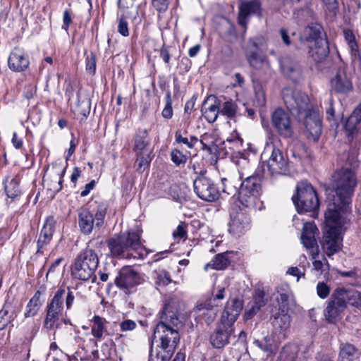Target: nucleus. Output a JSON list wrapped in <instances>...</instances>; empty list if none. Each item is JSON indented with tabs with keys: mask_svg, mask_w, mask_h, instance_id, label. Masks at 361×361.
<instances>
[{
	"mask_svg": "<svg viewBox=\"0 0 361 361\" xmlns=\"http://www.w3.org/2000/svg\"><path fill=\"white\" fill-rule=\"evenodd\" d=\"M355 173L348 168H341L331 176L327 193V221L341 224L343 214L350 212L352 197L357 186Z\"/></svg>",
	"mask_w": 361,
	"mask_h": 361,
	"instance_id": "f257e3e1",
	"label": "nucleus"
},
{
	"mask_svg": "<svg viewBox=\"0 0 361 361\" xmlns=\"http://www.w3.org/2000/svg\"><path fill=\"white\" fill-rule=\"evenodd\" d=\"M159 315L160 321L154 329L152 342L159 341V347L174 353L180 341L178 327L182 326L176 302L171 300L166 302Z\"/></svg>",
	"mask_w": 361,
	"mask_h": 361,
	"instance_id": "f03ea898",
	"label": "nucleus"
},
{
	"mask_svg": "<svg viewBox=\"0 0 361 361\" xmlns=\"http://www.w3.org/2000/svg\"><path fill=\"white\" fill-rule=\"evenodd\" d=\"M348 305L361 310V293L354 288H336L326 302L324 310L326 320L329 323L336 324L342 318Z\"/></svg>",
	"mask_w": 361,
	"mask_h": 361,
	"instance_id": "7ed1b4c3",
	"label": "nucleus"
},
{
	"mask_svg": "<svg viewBox=\"0 0 361 361\" xmlns=\"http://www.w3.org/2000/svg\"><path fill=\"white\" fill-rule=\"evenodd\" d=\"M107 246L112 257L121 259H143L147 253L140 242V234L129 231L110 238Z\"/></svg>",
	"mask_w": 361,
	"mask_h": 361,
	"instance_id": "20e7f679",
	"label": "nucleus"
},
{
	"mask_svg": "<svg viewBox=\"0 0 361 361\" xmlns=\"http://www.w3.org/2000/svg\"><path fill=\"white\" fill-rule=\"evenodd\" d=\"M99 264V257L94 250L86 247L75 257L71 267V274L77 279L87 281L95 279L94 272Z\"/></svg>",
	"mask_w": 361,
	"mask_h": 361,
	"instance_id": "39448f33",
	"label": "nucleus"
},
{
	"mask_svg": "<svg viewBox=\"0 0 361 361\" xmlns=\"http://www.w3.org/2000/svg\"><path fill=\"white\" fill-rule=\"evenodd\" d=\"M305 40L310 43L309 54L316 62H321L328 56V41L324 37L323 28L318 23H311L304 30Z\"/></svg>",
	"mask_w": 361,
	"mask_h": 361,
	"instance_id": "423d86ee",
	"label": "nucleus"
},
{
	"mask_svg": "<svg viewBox=\"0 0 361 361\" xmlns=\"http://www.w3.org/2000/svg\"><path fill=\"white\" fill-rule=\"evenodd\" d=\"M292 200L299 214L314 212L319 207L317 193L307 180L298 183Z\"/></svg>",
	"mask_w": 361,
	"mask_h": 361,
	"instance_id": "0eeeda50",
	"label": "nucleus"
},
{
	"mask_svg": "<svg viewBox=\"0 0 361 361\" xmlns=\"http://www.w3.org/2000/svg\"><path fill=\"white\" fill-rule=\"evenodd\" d=\"M262 194V178L252 174L242 180L238 187V201L247 209H255Z\"/></svg>",
	"mask_w": 361,
	"mask_h": 361,
	"instance_id": "6e6552de",
	"label": "nucleus"
},
{
	"mask_svg": "<svg viewBox=\"0 0 361 361\" xmlns=\"http://www.w3.org/2000/svg\"><path fill=\"white\" fill-rule=\"evenodd\" d=\"M283 99L288 111L299 118L310 109H308V96L298 90L286 88L283 90Z\"/></svg>",
	"mask_w": 361,
	"mask_h": 361,
	"instance_id": "1a4fd4ad",
	"label": "nucleus"
},
{
	"mask_svg": "<svg viewBox=\"0 0 361 361\" xmlns=\"http://www.w3.org/2000/svg\"><path fill=\"white\" fill-rule=\"evenodd\" d=\"M207 171H201L193 180L195 194L207 202H214L219 197V190L214 182L205 176Z\"/></svg>",
	"mask_w": 361,
	"mask_h": 361,
	"instance_id": "9d476101",
	"label": "nucleus"
},
{
	"mask_svg": "<svg viewBox=\"0 0 361 361\" xmlns=\"http://www.w3.org/2000/svg\"><path fill=\"white\" fill-rule=\"evenodd\" d=\"M233 325V324H231L229 322L221 318L209 336L210 344L214 348H224L230 343L231 338L235 337Z\"/></svg>",
	"mask_w": 361,
	"mask_h": 361,
	"instance_id": "9b49d317",
	"label": "nucleus"
},
{
	"mask_svg": "<svg viewBox=\"0 0 361 361\" xmlns=\"http://www.w3.org/2000/svg\"><path fill=\"white\" fill-rule=\"evenodd\" d=\"M271 120L273 127L281 137L287 139L293 136L294 130L288 111L282 108H277L272 112Z\"/></svg>",
	"mask_w": 361,
	"mask_h": 361,
	"instance_id": "f8f14e48",
	"label": "nucleus"
},
{
	"mask_svg": "<svg viewBox=\"0 0 361 361\" xmlns=\"http://www.w3.org/2000/svg\"><path fill=\"white\" fill-rule=\"evenodd\" d=\"M326 221L327 220L326 219ZM326 222L329 224H334V226H331L329 227L324 236V242L323 247L324 249L326 250V255L330 257L338 252L341 248L343 238L340 232V229L337 228V226L341 225V224L343 222V216L341 217V224H336L331 221Z\"/></svg>",
	"mask_w": 361,
	"mask_h": 361,
	"instance_id": "ddd939ff",
	"label": "nucleus"
},
{
	"mask_svg": "<svg viewBox=\"0 0 361 361\" xmlns=\"http://www.w3.org/2000/svg\"><path fill=\"white\" fill-rule=\"evenodd\" d=\"M250 228V217L246 211H239L231 214L229 233L235 238H239L245 234Z\"/></svg>",
	"mask_w": 361,
	"mask_h": 361,
	"instance_id": "4468645a",
	"label": "nucleus"
},
{
	"mask_svg": "<svg viewBox=\"0 0 361 361\" xmlns=\"http://www.w3.org/2000/svg\"><path fill=\"white\" fill-rule=\"evenodd\" d=\"M238 8V24L245 29L249 22L250 16L256 15L259 18L262 16V6L259 0L240 1Z\"/></svg>",
	"mask_w": 361,
	"mask_h": 361,
	"instance_id": "2eb2a0df",
	"label": "nucleus"
},
{
	"mask_svg": "<svg viewBox=\"0 0 361 361\" xmlns=\"http://www.w3.org/2000/svg\"><path fill=\"white\" fill-rule=\"evenodd\" d=\"M140 277L137 271L130 267L121 268L114 279L115 284L124 290H128L139 283Z\"/></svg>",
	"mask_w": 361,
	"mask_h": 361,
	"instance_id": "dca6fc26",
	"label": "nucleus"
},
{
	"mask_svg": "<svg viewBox=\"0 0 361 361\" xmlns=\"http://www.w3.org/2000/svg\"><path fill=\"white\" fill-rule=\"evenodd\" d=\"M300 116H304V125L310 135L314 141L318 140L322 130L319 113L314 109H310Z\"/></svg>",
	"mask_w": 361,
	"mask_h": 361,
	"instance_id": "f3484780",
	"label": "nucleus"
},
{
	"mask_svg": "<svg viewBox=\"0 0 361 361\" xmlns=\"http://www.w3.org/2000/svg\"><path fill=\"white\" fill-rule=\"evenodd\" d=\"M8 65L14 72H23L30 65L28 56L23 49L15 47L8 56Z\"/></svg>",
	"mask_w": 361,
	"mask_h": 361,
	"instance_id": "a211bd4d",
	"label": "nucleus"
},
{
	"mask_svg": "<svg viewBox=\"0 0 361 361\" xmlns=\"http://www.w3.org/2000/svg\"><path fill=\"white\" fill-rule=\"evenodd\" d=\"M267 167L271 175L286 174L288 171V162L279 149L273 147L271 154L268 160Z\"/></svg>",
	"mask_w": 361,
	"mask_h": 361,
	"instance_id": "6ab92c4d",
	"label": "nucleus"
},
{
	"mask_svg": "<svg viewBox=\"0 0 361 361\" xmlns=\"http://www.w3.org/2000/svg\"><path fill=\"white\" fill-rule=\"evenodd\" d=\"M270 319L274 328V334L279 335L277 339H285L286 338V331L290 325V316L287 312L279 311Z\"/></svg>",
	"mask_w": 361,
	"mask_h": 361,
	"instance_id": "aec40b11",
	"label": "nucleus"
},
{
	"mask_svg": "<svg viewBox=\"0 0 361 361\" xmlns=\"http://www.w3.org/2000/svg\"><path fill=\"white\" fill-rule=\"evenodd\" d=\"M66 169V167H62L59 164H53L51 177L46 178V175L44 176L43 181L47 184L48 190H51L54 194L59 192L63 188V178Z\"/></svg>",
	"mask_w": 361,
	"mask_h": 361,
	"instance_id": "412c9836",
	"label": "nucleus"
},
{
	"mask_svg": "<svg viewBox=\"0 0 361 361\" xmlns=\"http://www.w3.org/2000/svg\"><path fill=\"white\" fill-rule=\"evenodd\" d=\"M276 300L280 312H288L295 304L293 294L288 285H281L276 288Z\"/></svg>",
	"mask_w": 361,
	"mask_h": 361,
	"instance_id": "4be33fe9",
	"label": "nucleus"
},
{
	"mask_svg": "<svg viewBox=\"0 0 361 361\" xmlns=\"http://www.w3.org/2000/svg\"><path fill=\"white\" fill-rule=\"evenodd\" d=\"M253 345L264 353L262 360H267L269 357L276 354L279 347V340L271 335L264 336L262 340L255 339Z\"/></svg>",
	"mask_w": 361,
	"mask_h": 361,
	"instance_id": "5701e85b",
	"label": "nucleus"
},
{
	"mask_svg": "<svg viewBox=\"0 0 361 361\" xmlns=\"http://www.w3.org/2000/svg\"><path fill=\"white\" fill-rule=\"evenodd\" d=\"M193 314L197 323L209 325L214 322L216 311L210 303L204 302L197 305L193 310Z\"/></svg>",
	"mask_w": 361,
	"mask_h": 361,
	"instance_id": "b1692460",
	"label": "nucleus"
},
{
	"mask_svg": "<svg viewBox=\"0 0 361 361\" xmlns=\"http://www.w3.org/2000/svg\"><path fill=\"white\" fill-rule=\"evenodd\" d=\"M78 227L83 235H90L94 229H97L95 228L94 215L87 208H80L78 210Z\"/></svg>",
	"mask_w": 361,
	"mask_h": 361,
	"instance_id": "393cba45",
	"label": "nucleus"
},
{
	"mask_svg": "<svg viewBox=\"0 0 361 361\" xmlns=\"http://www.w3.org/2000/svg\"><path fill=\"white\" fill-rule=\"evenodd\" d=\"M220 100L214 95H209L204 101L202 111L204 117L209 123H214L221 114Z\"/></svg>",
	"mask_w": 361,
	"mask_h": 361,
	"instance_id": "a878e982",
	"label": "nucleus"
},
{
	"mask_svg": "<svg viewBox=\"0 0 361 361\" xmlns=\"http://www.w3.org/2000/svg\"><path fill=\"white\" fill-rule=\"evenodd\" d=\"M55 220L53 216H48L42 228L37 245V253H42V249L48 245L52 239L54 232Z\"/></svg>",
	"mask_w": 361,
	"mask_h": 361,
	"instance_id": "bb28decb",
	"label": "nucleus"
},
{
	"mask_svg": "<svg viewBox=\"0 0 361 361\" xmlns=\"http://www.w3.org/2000/svg\"><path fill=\"white\" fill-rule=\"evenodd\" d=\"M331 90L338 94H346L353 90V84L343 72L338 73L331 80Z\"/></svg>",
	"mask_w": 361,
	"mask_h": 361,
	"instance_id": "cd10ccee",
	"label": "nucleus"
},
{
	"mask_svg": "<svg viewBox=\"0 0 361 361\" xmlns=\"http://www.w3.org/2000/svg\"><path fill=\"white\" fill-rule=\"evenodd\" d=\"M242 309L243 303L240 300L231 299L227 302L221 318L234 324Z\"/></svg>",
	"mask_w": 361,
	"mask_h": 361,
	"instance_id": "c85d7f7f",
	"label": "nucleus"
},
{
	"mask_svg": "<svg viewBox=\"0 0 361 361\" xmlns=\"http://www.w3.org/2000/svg\"><path fill=\"white\" fill-rule=\"evenodd\" d=\"M319 233L317 226L312 223L304 224L301 235V241L303 245L307 249H312L317 246L315 235Z\"/></svg>",
	"mask_w": 361,
	"mask_h": 361,
	"instance_id": "c756f323",
	"label": "nucleus"
},
{
	"mask_svg": "<svg viewBox=\"0 0 361 361\" xmlns=\"http://www.w3.org/2000/svg\"><path fill=\"white\" fill-rule=\"evenodd\" d=\"M66 295V289L59 288L54 298L47 304V310L51 312H56V314H61L63 309V300Z\"/></svg>",
	"mask_w": 361,
	"mask_h": 361,
	"instance_id": "7c9ffc66",
	"label": "nucleus"
},
{
	"mask_svg": "<svg viewBox=\"0 0 361 361\" xmlns=\"http://www.w3.org/2000/svg\"><path fill=\"white\" fill-rule=\"evenodd\" d=\"M150 139L147 130H139L134 137L133 150L135 153L149 152L147 147Z\"/></svg>",
	"mask_w": 361,
	"mask_h": 361,
	"instance_id": "2f4dec72",
	"label": "nucleus"
},
{
	"mask_svg": "<svg viewBox=\"0 0 361 361\" xmlns=\"http://www.w3.org/2000/svg\"><path fill=\"white\" fill-rule=\"evenodd\" d=\"M293 15L299 20L307 21L314 20L316 17V13L312 8V1H306L302 6L295 8L293 10Z\"/></svg>",
	"mask_w": 361,
	"mask_h": 361,
	"instance_id": "473e14b6",
	"label": "nucleus"
},
{
	"mask_svg": "<svg viewBox=\"0 0 361 361\" xmlns=\"http://www.w3.org/2000/svg\"><path fill=\"white\" fill-rule=\"evenodd\" d=\"M19 179L17 177H7L4 180V190L8 197L16 199L21 195Z\"/></svg>",
	"mask_w": 361,
	"mask_h": 361,
	"instance_id": "72a5a7b5",
	"label": "nucleus"
},
{
	"mask_svg": "<svg viewBox=\"0 0 361 361\" xmlns=\"http://www.w3.org/2000/svg\"><path fill=\"white\" fill-rule=\"evenodd\" d=\"M221 114L226 116L227 118L235 121V118L242 115L236 103L231 99L224 102L220 104Z\"/></svg>",
	"mask_w": 361,
	"mask_h": 361,
	"instance_id": "f704fd0d",
	"label": "nucleus"
},
{
	"mask_svg": "<svg viewBox=\"0 0 361 361\" xmlns=\"http://www.w3.org/2000/svg\"><path fill=\"white\" fill-rule=\"evenodd\" d=\"M154 343L152 342L149 361H169L174 353L157 345L155 350L153 347Z\"/></svg>",
	"mask_w": 361,
	"mask_h": 361,
	"instance_id": "c9c22d12",
	"label": "nucleus"
},
{
	"mask_svg": "<svg viewBox=\"0 0 361 361\" xmlns=\"http://www.w3.org/2000/svg\"><path fill=\"white\" fill-rule=\"evenodd\" d=\"M41 294V291L37 290L31 298L26 306V310L25 312V317H34L37 314L42 305V302H40Z\"/></svg>",
	"mask_w": 361,
	"mask_h": 361,
	"instance_id": "e433bc0d",
	"label": "nucleus"
},
{
	"mask_svg": "<svg viewBox=\"0 0 361 361\" xmlns=\"http://www.w3.org/2000/svg\"><path fill=\"white\" fill-rule=\"evenodd\" d=\"M221 25L224 28L220 31L222 36L230 42L235 41L237 39V34L234 25L227 18H223Z\"/></svg>",
	"mask_w": 361,
	"mask_h": 361,
	"instance_id": "4c0bfd02",
	"label": "nucleus"
},
{
	"mask_svg": "<svg viewBox=\"0 0 361 361\" xmlns=\"http://www.w3.org/2000/svg\"><path fill=\"white\" fill-rule=\"evenodd\" d=\"M109 207V205L106 201L100 202L97 204L94 218L95 219V228L98 230L104 223V219Z\"/></svg>",
	"mask_w": 361,
	"mask_h": 361,
	"instance_id": "58836bf2",
	"label": "nucleus"
},
{
	"mask_svg": "<svg viewBox=\"0 0 361 361\" xmlns=\"http://www.w3.org/2000/svg\"><path fill=\"white\" fill-rule=\"evenodd\" d=\"M228 252H223L216 255L212 262L205 266V269H207V267L209 266H212L213 269L216 270H221L226 268L230 264V260L228 257Z\"/></svg>",
	"mask_w": 361,
	"mask_h": 361,
	"instance_id": "ea45409f",
	"label": "nucleus"
},
{
	"mask_svg": "<svg viewBox=\"0 0 361 361\" xmlns=\"http://www.w3.org/2000/svg\"><path fill=\"white\" fill-rule=\"evenodd\" d=\"M266 302L264 291L260 289L256 290L253 298V305L248 314L250 316L255 314L262 307L265 305Z\"/></svg>",
	"mask_w": 361,
	"mask_h": 361,
	"instance_id": "a19ab883",
	"label": "nucleus"
},
{
	"mask_svg": "<svg viewBox=\"0 0 361 361\" xmlns=\"http://www.w3.org/2000/svg\"><path fill=\"white\" fill-rule=\"evenodd\" d=\"M357 356L358 353L354 345L347 343L341 348L339 357L341 361H353Z\"/></svg>",
	"mask_w": 361,
	"mask_h": 361,
	"instance_id": "79ce46f5",
	"label": "nucleus"
},
{
	"mask_svg": "<svg viewBox=\"0 0 361 361\" xmlns=\"http://www.w3.org/2000/svg\"><path fill=\"white\" fill-rule=\"evenodd\" d=\"M265 56H262L260 53L250 50L247 54V61L250 66L255 69H261L265 63Z\"/></svg>",
	"mask_w": 361,
	"mask_h": 361,
	"instance_id": "37998d69",
	"label": "nucleus"
},
{
	"mask_svg": "<svg viewBox=\"0 0 361 361\" xmlns=\"http://www.w3.org/2000/svg\"><path fill=\"white\" fill-rule=\"evenodd\" d=\"M106 322V320L99 316L94 317L91 331L95 338L100 339L102 337L103 334L105 331L104 324Z\"/></svg>",
	"mask_w": 361,
	"mask_h": 361,
	"instance_id": "c03bdc74",
	"label": "nucleus"
},
{
	"mask_svg": "<svg viewBox=\"0 0 361 361\" xmlns=\"http://www.w3.org/2000/svg\"><path fill=\"white\" fill-rule=\"evenodd\" d=\"M253 89L255 95V102L259 106H263L266 104V97L262 85L259 80H252Z\"/></svg>",
	"mask_w": 361,
	"mask_h": 361,
	"instance_id": "a18cd8bd",
	"label": "nucleus"
},
{
	"mask_svg": "<svg viewBox=\"0 0 361 361\" xmlns=\"http://www.w3.org/2000/svg\"><path fill=\"white\" fill-rule=\"evenodd\" d=\"M361 128V120L357 117V115L353 112L352 114L348 118L345 124V129L350 134H353L360 130Z\"/></svg>",
	"mask_w": 361,
	"mask_h": 361,
	"instance_id": "49530a36",
	"label": "nucleus"
},
{
	"mask_svg": "<svg viewBox=\"0 0 361 361\" xmlns=\"http://www.w3.org/2000/svg\"><path fill=\"white\" fill-rule=\"evenodd\" d=\"M266 47V40L262 36L252 37L248 41V51L255 50L259 53Z\"/></svg>",
	"mask_w": 361,
	"mask_h": 361,
	"instance_id": "de8ad7c7",
	"label": "nucleus"
},
{
	"mask_svg": "<svg viewBox=\"0 0 361 361\" xmlns=\"http://www.w3.org/2000/svg\"><path fill=\"white\" fill-rule=\"evenodd\" d=\"M78 96V111L79 114L82 115L85 118H87L90 113L91 109V100L88 97H85L82 100L80 99L79 92L77 94Z\"/></svg>",
	"mask_w": 361,
	"mask_h": 361,
	"instance_id": "09e8293b",
	"label": "nucleus"
},
{
	"mask_svg": "<svg viewBox=\"0 0 361 361\" xmlns=\"http://www.w3.org/2000/svg\"><path fill=\"white\" fill-rule=\"evenodd\" d=\"M13 314V312L11 310V307L8 305H5L1 310H0V330L4 329L10 323Z\"/></svg>",
	"mask_w": 361,
	"mask_h": 361,
	"instance_id": "8fccbe9b",
	"label": "nucleus"
},
{
	"mask_svg": "<svg viewBox=\"0 0 361 361\" xmlns=\"http://www.w3.org/2000/svg\"><path fill=\"white\" fill-rule=\"evenodd\" d=\"M59 319V314L56 312H51L47 310L46 317L44 320L43 327L47 330H51L56 326L58 327L57 322Z\"/></svg>",
	"mask_w": 361,
	"mask_h": 361,
	"instance_id": "3c124183",
	"label": "nucleus"
},
{
	"mask_svg": "<svg viewBox=\"0 0 361 361\" xmlns=\"http://www.w3.org/2000/svg\"><path fill=\"white\" fill-rule=\"evenodd\" d=\"M170 157L172 162L176 166L185 165L188 160V157L185 154H184L180 150L176 148L173 149L171 151Z\"/></svg>",
	"mask_w": 361,
	"mask_h": 361,
	"instance_id": "603ef678",
	"label": "nucleus"
},
{
	"mask_svg": "<svg viewBox=\"0 0 361 361\" xmlns=\"http://www.w3.org/2000/svg\"><path fill=\"white\" fill-rule=\"evenodd\" d=\"M137 159L135 164L137 165V170L142 171L147 167L149 166L151 158L149 157V152L136 153Z\"/></svg>",
	"mask_w": 361,
	"mask_h": 361,
	"instance_id": "864d4df0",
	"label": "nucleus"
},
{
	"mask_svg": "<svg viewBox=\"0 0 361 361\" xmlns=\"http://www.w3.org/2000/svg\"><path fill=\"white\" fill-rule=\"evenodd\" d=\"M221 183L223 185L222 192L226 193L228 195L235 196L238 195V188L233 184V181L227 178H221Z\"/></svg>",
	"mask_w": 361,
	"mask_h": 361,
	"instance_id": "5fc2aeb1",
	"label": "nucleus"
},
{
	"mask_svg": "<svg viewBox=\"0 0 361 361\" xmlns=\"http://www.w3.org/2000/svg\"><path fill=\"white\" fill-rule=\"evenodd\" d=\"M173 114L172 108V99L170 91H167L166 94V104L162 110L161 115L166 119H170Z\"/></svg>",
	"mask_w": 361,
	"mask_h": 361,
	"instance_id": "6e6d98bb",
	"label": "nucleus"
},
{
	"mask_svg": "<svg viewBox=\"0 0 361 361\" xmlns=\"http://www.w3.org/2000/svg\"><path fill=\"white\" fill-rule=\"evenodd\" d=\"M171 275L168 271L162 270L157 274L156 279V283L157 285L165 286L171 283Z\"/></svg>",
	"mask_w": 361,
	"mask_h": 361,
	"instance_id": "4d7b16f0",
	"label": "nucleus"
},
{
	"mask_svg": "<svg viewBox=\"0 0 361 361\" xmlns=\"http://www.w3.org/2000/svg\"><path fill=\"white\" fill-rule=\"evenodd\" d=\"M86 71L92 75L96 71V56L93 52H90L86 57Z\"/></svg>",
	"mask_w": 361,
	"mask_h": 361,
	"instance_id": "13d9d810",
	"label": "nucleus"
},
{
	"mask_svg": "<svg viewBox=\"0 0 361 361\" xmlns=\"http://www.w3.org/2000/svg\"><path fill=\"white\" fill-rule=\"evenodd\" d=\"M187 224L185 222H180L176 229L173 232L174 239H186L187 238Z\"/></svg>",
	"mask_w": 361,
	"mask_h": 361,
	"instance_id": "bf43d9fd",
	"label": "nucleus"
},
{
	"mask_svg": "<svg viewBox=\"0 0 361 361\" xmlns=\"http://www.w3.org/2000/svg\"><path fill=\"white\" fill-rule=\"evenodd\" d=\"M317 293L320 298L324 299L330 293V287L324 282H319L317 285Z\"/></svg>",
	"mask_w": 361,
	"mask_h": 361,
	"instance_id": "052dcab7",
	"label": "nucleus"
},
{
	"mask_svg": "<svg viewBox=\"0 0 361 361\" xmlns=\"http://www.w3.org/2000/svg\"><path fill=\"white\" fill-rule=\"evenodd\" d=\"M73 12L71 9H66L63 14V25L62 29L68 31L69 26L72 23Z\"/></svg>",
	"mask_w": 361,
	"mask_h": 361,
	"instance_id": "680f3d73",
	"label": "nucleus"
},
{
	"mask_svg": "<svg viewBox=\"0 0 361 361\" xmlns=\"http://www.w3.org/2000/svg\"><path fill=\"white\" fill-rule=\"evenodd\" d=\"M121 331H130L137 327V324L135 321L131 319H125L119 324Z\"/></svg>",
	"mask_w": 361,
	"mask_h": 361,
	"instance_id": "e2e57ef3",
	"label": "nucleus"
},
{
	"mask_svg": "<svg viewBox=\"0 0 361 361\" xmlns=\"http://www.w3.org/2000/svg\"><path fill=\"white\" fill-rule=\"evenodd\" d=\"M169 0H152V5L159 13L165 12L169 6Z\"/></svg>",
	"mask_w": 361,
	"mask_h": 361,
	"instance_id": "0e129e2a",
	"label": "nucleus"
},
{
	"mask_svg": "<svg viewBox=\"0 0 361 361\" xmlns=\"http://www.w3.org/2000/svg\"><path fill=\"white\" fill-rule=\"evenodd\" d=\"M118 32L124 37H127L129 35L128 23L123 18H121L119 20L118 25Z\"/></svg>",
	"mask_w": 361,
	"mask_h": 361,
	"instance_id": "69168bd1",
	"label": "nucleus"
},
{
	"mask_svg": "<svg viewBox=\"0 0 361 361\" xmlns=\"http://www.w3.org/2000/svg\"><path fill=\"white\" fill-rule=\"evenodd\" d=\"M322 1L330 12H332L334 14L336 13L338 8L336 0H322Z\"/></svg>",
	"mask_w": 361,
	"mask_h": 361,
	"instance_id": "338daca9",
	"label": "nucleus"
},
{
	"mask_svg": "<svg viewBox=\"0 0 361 361\" xmlns=\"http://www.w3.org/2000/svg\"><path fill=\"white\" fill-rule=\"evenodd\" d=\"M176 142L178 144H185L189 149H191L192 144L190 145L189 140L182 136L180 130H178L175 132Z\"/></svg>",
	"mask_w": 361,
	"mask_h": 361,
	"instance_id": "774afa93",
	"label": "nucleus"
}]
</instances>
